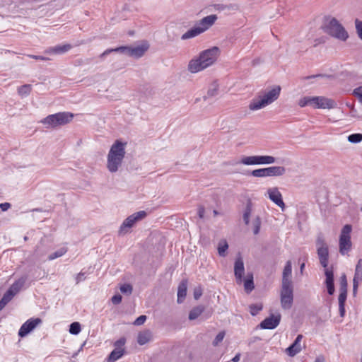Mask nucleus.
I'll use <instances>...</instances> for the list:
<instances>
[{"instance_id":"20e7f679","label":"nucleus","mask_w":362,"mask_h":362,"mask_svg":"<svg viewBox=\"0 0 362 362\" xmlns=\"http://www.w3.org/2000/svg\"><path fill=\"white\" fill-rule=\"evenodd\" d=\"M300 107L310 106L314 109H334L337 107V102L325 96H304L298 101Z\"/></svg>"},{"instance_id":"cd10ccee","label":"nucleus","mask_w":362,"mask_h":362,"mask_svg":"<svg viewBox=\"0 0 362 362\" xmlns=\"http://www.w3.org/2000/svg\"><path fill=\"white\" fill-rule=\"evenodd\" d=\"M152 334L149 330L141 332L138 334L137 342L140 345H144L148 343L151 339Z\"/></svg>"},{"instance_id":"ddd939ff","label":"nucleus","mask_w":362,"mask_h":362,"mask_svg":"<svg viewBox=\"0 0 362 362\" xmlns=\"http://www.w3.org/2000/svg\"><path fill=\"white\" fill-rule=\"evenodd\" d=\"M244 274L245 267L243 259L240 256H239L236 258L234 264V275L238 284H241L243 283Z\"/></svg>"},{"instance_id":"b1692460","label":"nucleus","mask_w":362,"mask_h":362,"mask_svg":"<svg viewBox=\"0 0 362 362\" xmlns=\"http://www.w3.org/2000/svg\"><path fill=\"white\" fill-rule=\"evenodd\" d=\"M200 34H202V32L199 30V28H198V26L195 24V25L193 28L187 30L181 36V39L182 40H186L190 38L195 37L199 35Z\"/></svg>"},{"instance_id":"f8f14e48","label":"nucleus","mask_w":362,"mask_h":362,"mask_svg":"<svg viewBox=\"0 0 362 362\" xmlns=\"http://www.w3.org/2000/svg\"><path fill=\"white\" fill-rule=\"evenodd\" d=\"M42 322L41 319L40 318H31L27 320L23 325L21 327L18 335L21 337H25L29 332L33 330L37 325Z\"/></svg>"},{"instance_id":"864d4df0","label":"nucleus","mask_w":362,"mask_h":362,"mask_svg":"<svg viewBox=\"0 0 362 362\" xmlns=\"http://www.w3.org/2000/svg\"><path fill=\"white\" fill-rule=\"evenodd\" d=\"M111 300L113 304L117 305L120 303L122 301V296L119 294L115 295L112 297Z\"/></svg>"},{"instance_id":"6ab92c4d","label":"nucleus","mask_w":362,"mask_h":362,"mask_svg":"<svg viewBox=\"0 0 362 362\" xmlns=\"http://www.w3.org/2000/svg\"><path fill=\"white\" fill-rule=\"evenodd\" d=\"M325 274L326 276L325 284L327 286V292L329 295H332L334 292L333 271L329 269H325Z\"/></svg>"},{"instance_id":"a18cd8bd","label":"nucleus","mask_w":362,"mask_h":362,"mask_svg":"<svg viewBox=\"0 0 362 362\" xmlns=\"http://www.w3.org/2000/svg\"><path fill=\"white\" fill-rule=\"evenodd\" d=\"M133 288L130 284H125L121 286L120 291L123 293L131 294L132 292Z\"/></svg>"},{"instance_id":"ea45409f","label":"nucleus","mask_w":362,"mask_h":362,"mask_svg":"<svg viewBox=\"0 0 362 362\" xmlns=\"http://www.w3.org/2000/svg\"><path fill=\"white\" fill-rule=\"evenodd\" d=\"M348 141L350 143L356 144L362 141V134H353L348 136Z\"/></svg>"},{"instance_id":"473e14b6","label":"nucleus","mask_w":362,"mask_h":362,"mask_svg":"<svg viewBox=\"0 0 362 362\" xmlns=\"http://www.w3.org/2000/svg\"><path fill=\"white\" fill-rule=\"evenodd\" d=\"M228 248V243L226 240H221L218 245V253L221 257L226 255V251Z\"/></svg>"},{"instance_id":"4c0bfd02","label":"nucleus","mask_w":362,"mask_h":362,"mask_svg":"<svg viewBox=\"0 0 362 362\" xmlns=\"http://www.w3.org/2000/svg\"><path fill=\"white\" fill-rule=\"evenodd\" d=\"M250 314L253 316L256 315L260 310H262V304L258 303V304H252L250 305Z\"/></svg>"},{"instance_id":"6e6552de","label":"nucleus","mask_w":362,"mask_h":362,"mask_svg":"<svg viewBox=\"0 0 362 362\" xmlns=\"http://www.w3.org/2000/svg\"><path fill=\"white\" fill-rule=\"evenodd\" d=\"M316 246L320 262L325 269H327L329 261L328 245L322 234H320L317 238Z\"/></svg>"},{"instance_id":"0eeeda50","label":"nucleus","mask_w":362,"mask_h":362,"mask_svg":"<svg viewBox=\"0 0 362 362\" xmlns=\"http://www.w3.org/2000/svg\"><path fill=\"white\" fill-rule=\"evenodd\" d=\"M352 227L349 224L345 225L341 230L339 235V252L342 255H346L352 247V243L351 240V233Z\"/></svg>"},{"instance_id":"3c124183","label":"nucleus","mask_w":362,"mask_h":362,"mask_svg":"<svg viewBox=\"0 0 362 362\" xmlns=\"http://www.w3.org/2000/svg\"><path fill=\"white\" fill-rule=\"evenodd\" d=\"M250 215V209L249 207H247L243 214V221L246 225H247L249 223Z\"/></svg>"},{"instance_id":"412c9836","label":"nucleus","mask_w":362,"mask_h":362,"mask_svg":"<svg viewBox=\"0 0 362 362\" xmlns=\"http://www.w3.org/2000/svg\"><path fill=\"white\" fill-rule=\"evenodd\" d=\"M187 280L184 279L182 280L178 286L177 290V303H181L183 302L184 299L186 297L187 295Z\"/></svg>"},{"instance_id":"7ed1b4c3","label":"nucleus","mask_w":362,"mask_h":362,"mask_svg":"<svg viewBox=\"0 0 362 362\" xmlns=\"http://www.w3.org/2000/svg\"><path fill=\"white\" fill-rule=\"evenodd\" d=\"M281 87L276 86L268 91H264L252 99L249 105V109L256 111L264 108V107L272 104L279 97Z\"/></svg>"},{"instance_id":"7c9ffc66","label":"nucleus","mask_w":362,"mask_h":362,"mask_svg":"<svg viewBox=\"0 0 362 362\" xmlns=\"http://www.w3.org/2000/svg\"><path fill=\"white\" fill-rule=\"evenodd\" d=\"M280 301L284 310H289L293 305V296H280Z\"/></svg>"},{"instance_id":"39448f33","label":"nucleus","mask_w":362,"mask_h":362,"mask_svg":"<svg viewBox=\"0 0 362 362\" xmlns=\"http://www.w3.org/2000/svg\"><path fill=\"white\" fill-rule=\"evenodd\" d=\"M74 117V114L71 112H60L47 116L40 121V123L43 124L47 129H54L69 124Z\"/></svg>"},{"instance_id":"6e6d98bb","label":"nucleus","mask_w":362,"mask_h":362,"mask_svg":"<svg viewBox=\"0 0 362 362\" xmlns=\"http://www.w3.org/2000/svg\"><path fill=\"white\" fill-rule=\"evenodd\" d=\"M14 296L11 293L8 291H7L4 295L3 296V299L5 300V301H7V303H8L13 297Z\"/></svg>"},{"instance_id":"4be33fe9","label":"nucleus","mask_w":362,"mask_h":362,"mask_svg":"<svg viewBox=\"0 0 362 362\" xmlns=\"http://www.w3.org/2000/svg\"><path fill=\"white\" fill-rule=\"evenodd\" d=\"M26 281V277H21L15 281L8 290L11 293L15 296L22 288Z\"/></svg>"},{"instance_id":"603ef678","label":"nucleus","mask_w":362,"mask_h":362,"mask_svg":"<svg viewBox=\"0 0 362 362\" xmlns=\"http://www.w3.org/2000/svg\"><path fill=\"white\" fill-rule=\"evenodd\" d=\"M202 295V289L201 287L195 288L194 290V298L198 300Z\"/></svg>"},{"instance_id":"dca6fc26","label":"nucleus","mask_w":362,"mask_h":362,"mask_svg":"<svg viewBox=\"0 0 362 362\" xmlns=\"http://www.w3.org/2000/svg\"><path fill=\"white\" fill-rule=\"evenodd\" d=\"M281 320V315L276 316L272 315L271 317H267L260 323V327L262 329H272L276 327Z\"/></svg>"},{"instance_id":"f03ea898","label":"nucleus","mask_w":362,"mask_h":362,"mask_svg":"<svg viewBox=\"0 0 362 362\" xmlns=\"http://www.w3.org/2000/svg\"><path fill=\"white\" fill-rule=\"evenodd\" d=\"M126 144L116 140L111 146L107 156V168L110 173H116L121 167L126 153Z\"/></svg>"},{"instance_id":"9b49d317","label":"nucleus","mask_w":362,"mask_h":362,"mask_svg":"<svg viewBox=\"0 0 362 362\" xmlns=\"http://www.w3.org/2000/svg\"><path fill=\"white\" fill-rule=\"evenodd\" d=\"M267 194L271 201L280 207L282 211H284L286 206L282 199V194L278 187L269 188L267 189Z\"/></svg>"},{"instance_id":"338daca9","label":"nucleus","mask_w":362,"mask_h":362,"mask_svg":"<svg viewBox=\"0 0 362 362\" xmlns=\"http://www.w3.org/2000/svg\"><path fill=\"white\" fill-rule=\"evenodd\" d=\"M240 354H237L233 358H232V361L233 362H238L240 361Z\"/></svg>"},{"instance_id":"052dcab7","label":"nucleus","mask_w":362,"mask_h":362,"mask_svg":"<svg viewBox=\"0 0 362 362\" xmlns=\"http://www.w3.org/2000/svg\"><path fill=\"white\" fill-rule=\"evenodd\" d=\"M112 52H114V48H111V49H106L105 51H104L100 55V58H103L104 57H105L106 55L112 53Z\"/></svg>"},{"instance_id":"a878e982","label":"nucleus","mask_w":362,"mask_h":362,"mask_svg":"<svg viewBox=\"0 0 362 362\" xmlns=\"http://www.w3.org/2000/svg\"><path fill=\"white\" fill-rule=\"evenodd\" d=\"M243 282H244V289L247 293H250L255 288L252 273H248L246 278H243Z\"/></svg>"},{"instance_id":"423d86ee","label":"nucleus","mask_w":362,"mask_h":362,"mask_svg":"<svg viewBox=\"0 0 362 362\" xmlns=\"http://www.w3.org/2000/svg\"><path fill=\"white\" fill-rule=\"evenodd\" d=\"M323 29L325 33L341 41H346L349 34L343 25L335 18H327Z\"/></svg>"},{"instance_id":"bb28decb","label":"nucleus","mask_w":362,"mask_h":362,"mask_svg":"<svg viewBox=\"0 0 362 362\" xmlns=\"http://www.w3.org/2000/svg\"><path fill=\"white\" fill-rule=\"evenodd\" d=\"M280 296H293V283H281Z\"/></svg>"},{"instance_id":"1a4fd4ad","label":"nucleus","mask_w":362,"mask_h":362,"mask_svg":"<svg viewBox=\"0 0 362 362\" xmlns=\"http://www.w3.org/2000/svg\"><path fill=\"white\" fill-rule=\"evenodd\" d=\"M146 216V213L144 211H140L128 216L121 225L118 231L119 235H124L127 234L129 231V229L134 226L135 223L142 220Z\"/></svg>"},{"instance_id":"2eb2a0df","label":"nucleus","mask_w":362,"mask_h":362,"mask_svg":"<svg viewBox=\"0 0 362 362\" xmlns=\"http://www.w3.org/2000/svg\"><path fill=\"white\" fill-rule=\"evenodd\" d=\"M149 48L148 42H144L141 45L136 47H129L128 56L133 57L135 58H140Z\"/></svg>"},{"instance_id":"4d7b16f0","label":"nucleus","mask_w":362,"mask_h":362,"mask_svg":"<svg viewBox=\"0 0 362 362\" xmlns=\"http://www.w3.org/2000/svg\"><path fill=\"white\" fill-rule=\"evenodd\" d=\"M28 57H30V58L35 59H38V60H42V61H47V60H49V58L45 57H43V56L32 55V54H30V55H28Z\"/></svg>"},{"instance_id":"f3484780","label":"nucleus","mask_w":362,"mask_h":362,"mask_svg":"<svg viewBox=\"0 0 362 362\" xmlns=\"http://www.w3.org/2000/svg\"><path fill=\"white\" fill-rule=\"evenodd\" d=\"M303 336L301 334L298 335L293 343L286 349V353L289 356L293 357L301 351L302 346L300 342Z\"/></svg>"},{"instance_id":"69168bd1","label":"nucleus","mask_w":362,"mask_h":362,"mask_svg":"<svg viewBox=\"0 0 362 362\" xmlns=\"http://www.w3.org/2000/svg\"><path fill=\"white\" fill-rule=\"evenodd\" d=\"M84 276V274H83V273H82V272H80V273L77 275V276H76V283H77V284H78V282H80V281H83V280L84 279V276Z\"/></svg>"},{"instance_id":"de8ad7c7","label":"nucleus","mask_w":362,"mask_h":362,"mask_svg":"<svg viewBox=\"0 0 362 362\" xmlns=\"http://www.w3.org/2000/svg\"><path fill=\"white\" fill-rule=\"evenodd\" d=\"M354 94L357 97L358 101L362 104V86L355 88L354 90Z\"/></svg>"},{"instance_id":"72a5a7b5","label":"nucleus","mask_w":362,"mask_h":362,"mask_svg":"<svg viewBox=\"0 0 362 362\" xmlns=\"http://www.w3.org/2000/svg\"><path fill=\"white\" fill-rule=\"evenodd\" d=\"M32 90V86L30 84H25L18 88V93L21 97L28 96Z\"/></svg>"},{"instance_id":"c9c22d12","label":"nucleus","mask_w":362,"mask_h":362,"mask_svg":"<svg viewBox=\"0 0 362 362\" xmlns=\"http://www.w3.org/2000/svg\"><path fill=\"white\" fill-rule=\"evenodd\" d=\"M66 252H67L66 248L62 247L59 250H58L57 251L54 252V253L50 254L48 256V259L51 261L56 258L60 257L63 256Z\"/></svg>"},{"instance_id":"09e8293b","label":"nucleus","mask_w":362,"mask_h":362,"mask_svg":"<svg viewBox=\"0 0 362 362\" xmlns=\"http://www.w3.org/2000/svg\"><path fill=\"white\" fill-rule=\"evenodd\" d=\"M128 50H129V47L128 46H122V47H117V48H114V52H118V53H121V54H125L127 55H128Z\"/></svg>"},{"instance_id":"4468645a","label":"nucleus","mask_w":362,"mask_h":362,"mask_svg":"<svg viewBox=\"0 0 362 362\" xmlns=\"http://www.w3.org/2000/svg\"><path fill=\"white\" fill-rule=\"evenodd\" d=\"M218 17L216 15H209L199 21L196 25L199 28L202 33H203L210 28L215 23Z\"/></svg>"},{"instance_id":"9d476101","label":"nucleus","mask_w":362,"mask_h":362,"mask_svg":"<svg viewBox=\"0 0 362 362\" xmlns=\"http://www.w3.org/2000/svg\"><path fill=\"white\" fill-rule=\"evenodd\" d=\"M276 158L272 156H243L240 163L245 165L272 164L275 163Z\"/></svg>"},{"instance_id":"37998d69","label":"nucleus","mask_w":362,"mask_h":362,"mask_svg":"<svg viewBox=\"0 0 362 362\" xmlns=\"http://www.w3.org/2000/svg\"><path fill=\"white\" fill-rule=\"evenodd\" d=\"M340 293L338 298L339 305H345V302L347 297V291H339Z\"/></svg>"},{"instance_id":"0e129e2a","label":"nucleus","mask_w":362,"mask_h":362,"mask_svg":"<svg viewBox=\"0 0 362 362\" xmlns=\"http://www.w3.org/2000/svg\"><path fill=\"white\" fill-rule=\"evenodd\" d=\"M217 93V89L216 88H214V89H209L207 92V96L208 97H213L214 95H216Z\"/></svg>"},{"instance_id":"c85d7f7f","label":"nucleus","mask_w":362,"mask_h":362,"mask_svg":"<svg viewBox=\"0 0 362 362\" xmlns=\"http://www.w3.org/2000/svg\"><path fill=\"white\" fill-rule=\"evenodd\" d=\"M214 8L216 11H223L226 9L229 10V11H237L239 10L238 5L233 4H228V5L223 4H214Z\"/></svg>"},{"instance_id":"a19ab883","label":"nucleus","mask_w":362,"mask_h":362,"mask_svg":"<svg viewBox=\"0 0 362 362\" xmlns=\"http://www.w3.org/2000/svg\"><path fill=\"white\" fill-rule=\"evenodd\" d=\"M355 27L358 37L362 40V21L358 19H356Z\"/></svg>"},{"instance_id":"5fc2aeb1","label":"nucleus","mask_w":362,"mask_h":362,"mask_svg":"<svg viewBox=\"0 0 362 362\" xmlns=\"http://www.w3.org/2000/svg\"><path fill=\"white\" fill-rule=\"evenodd\" d=\"M126 342V339L124 337L120 338L115 342V348H122Z\"/></svg>"},{"instance_id":"a211bd4d","label":"nucleus","mask_w":362,"mask_h":362,"mask_svg":"<svg viewBox=\"0 0 362 362\" xmlns=\"http://www.w3.org/2000/svg\"><path fill=\"white\" fill-rule=\"evenodd\" d=\"M71 49V45L69 44H65L63 45H57L55 47H49L45 52L46 54H62L67 52Z\"/></svg>"},{"instance_id":"e433bc0d","label":"nucleus","mask_w":362,"mask_h":362,"mask_svg":"<svg viewBox=\"0 0 362 362\" xmlns=\"http://www.w3.org/2000/svg\"><path fill=\"white\" fill-rule=\"evenodd\" d=\"M253 233L257 235L261 227V220L259 217H256L252 223Z\"/></svg>"},{"instance_id":"8fccbe9b","label":"nucleus","mask_w":362,"mask_h":362,"mask_svg":"<svg viewBox=\"0 0 362 362\" xmlns=\"http://www.w3.org/2000/svg\"><path fill=\"white\" fill-rule=\"evenodd\" d=\"M146 320V315H140L139 317L136 319V320L134 322V325H143Z\"/></svg>"},{"instance_id":"5701e85b","label":"nucleus","mask_w":362,"mask_h":362,"mask_svg":"<svg viewBox=\"0 0 362 362\" xmlns=\"http://www.w3.org/2000/svg\"><path fill=\"white\" fill-rule=\"evenodd\" d=\"M268 177L282 176L286 173V168L284 166H272L268 167Z\"/></svg>"},{"instance_id":"2f4dec72","label":"nucleus","mask_w":362,"mask_h":362,"mask_svg":"<svg viewBox=\"0 0 362 362\" xmlns=\"http://www.w3.org/2000/svg\"><path fill=\"white\" fill-rule=\"evenodd\" d=\"M204 310V307L202 305H198L197 307L193 308L189 314V319L190 320H194L197 319Z\"/></svg>"},{"instance_id":"bf43d9fd","label":"nucleus","mask_w":362,"mask_h":362,"mask_svg":"<svg viewBox=\"0 0 362 362\" xmlns=\"http://www.w3.org/2000/svg\"><path fill=\"white\" fill-rule=\"evenodd\" d=\"M11 207V204L9 203L5 202L0 204V208L3 211H7Z\"/></svg>"},{"instance_id":"c03bdc74","label":"nucleus","mask_w":362,"mask_h":362,"mask_svg":"<svg viewBox=\"0 0 362 362\" xmlns=\"http://www.w3.org/2000/svg\"><path fill=\"white\" fill-rule=\"evenodd\" d=\"M362 281V272H355L353 285L358 286L360 282Z\"/></svg>"},{"instance_id":"aec40b11","label":"nucleus","mask_w":362,"mask_h":362,"mask_svg":"<svg viewBox=\"0 0 362 362\" xmlns=\"http://www.w3.org/2000/svg\"><path fill=\"white\" fill-rule=\"evenodd\" d=\"M292 263L291 260L286 262L283 270L281 283H293L291 280Z\"/></svg>"},{"instance_id":"c756f323","label":"nucleus","mask_w":362,"mask_h":362,"mask_svg":"<svg viewBox=\"0 0 362 362\" xmlns=\"http://www.w3.org/2000/svg\"><path fill=\"white\" fill-rule=\"evenodd\" d=\"M124 352V349L115 348L109 355L107 362H115L123 356Z\"/></svg>"},{"instance_id":"774afa93","label":"nucleus","mask_w":362,"mask_h":362,"mask_svg":"<svg viewBox=\"0 0 362 362\" xmlns=\"http://www.w3.org/2000/svg\"><path fill=\"white\" fill-rule=\"evenodd\" d=\"M358 287V286L353 285V295H354V296H356V295L357 293Z\"/></svg>"},{"instance_id":"49530a36","label":"nucleus","mask_w":362,"mask_h":362,"mask_svg":"<svg viewBox=\"0 0 362 362\" xmlns=\"http://www.w3.org/2000/svg\"><path fill=\"white\" fill-rule=\"evenodd\" d=\"M225 337V332H220L214 339L213 341V344L214 346H217L220 342H221Z\"/></svg>"},{"instance_id":"79ce46f5","label":"nucleus","mask_w":362,"mask_h":362,"mask_svg":"<svg viewBox=\"0 0 362 362\" xmlns=\"http://www.w3.org/2000/svg\"><path fill=\"white\" fill-rule=\"evenodd\" d=\"M339 291H347V280L346 276L344 274L341 275L340 278V288Z\"/></svg>"},{"instance_id":"13d9d810","label":"nucleus","mask_w":362,"mask_h":362,"mask_svg":"<svg viewBox=\"0 0 362 362\" xmlns=\"http://www.w3.org/2000/svg\"><path fill=\"white\" fill-rule=\"evenodd\" d=\"M205 209L203 206H199L198 208V215L200 218H203L204 216Z\"/></svg>"},{"instance_id":"f257e3e1","label":"nucleus","mask_w":362,"mask_h":362,"mask_svg":"<svg viewBox=\"0 0 362 362\" xmlns=\"http://www.w3.org/2000/svg\"><path fill=\"white\" fill-rule=\"evenodd\" d=\"M219 52V49L217 47H213L202 52L199 57L189 61L188 64L189 71L197 73L211 66L216 61Z\"/></svg>"},{"instance_id":"58836bf2","label":"nucleus","mask_w":362,"mask_h":362,"mask_svg":"<svg viewBox=\"0 0 362 362\" xmlns=\"http://www.w3.org/2000/svg\"><path fill=\"white\" fill-rule=\"evenodd\" d=\"M81 332V325L78 322H74L70 325L69 332L72 334H78Z\"/></svg>"},{"instance_id":"f704fd0d","label":"nucleus","mask_w":362,"mask_h":362,"mask_svg":"<svg viewBox=\"0 0 362 362\" xmlns=\"http://www.w3.org/2000/svg\"><path fill=\"white\" fill-rule=\"evenodd\" d=\"M251 175L256 177H268L267 168H259L254 170L251 172Z\"/></svg>"},{"instance_id":"e2e57ef3","label":"nucleus","mask_w":362,"mask_h":362,"mask_svg":"<svg viewBox=\"0 0 362 362\" xmlns=\"http://www.w3.org/2000/svg\"><path fill=\"white\" fill-rule=\"evenodd\" d=\"M362 272V259H359L358 261V263L356 266V269H355V272Z\"/></svg>"},{"instance_id":"680f3d73","label":"nucleus","mask_w":362,"mask_h":362,"mask_svg":"<svg viewBox=\"0 0 362 362\" xmlns=\"http://www.w3.org/2000/svg\"><path fill=\"white\" fill-rule=\"evenodd\" d=\"M339 314L341 317L345 315V305H339Z\"/></svg>"},{"instance_id":"393cba45","label":"nucleus","mask_w":362,"mask_h":362,"mask_svg":"<svg viewBox=\"0 0 362 362\" xmlns=\"http://www.w3.org/2000/svg\"><path fill=\"white\" fill-rule=\"evenodd\" d=\"M200 34H202V32L199 30V28H198V26L195 24V25L193 28L187 30L181 36V39L182 40H186L190 38L195 37L199 35Z\"/></svg>"}]
</instances>
